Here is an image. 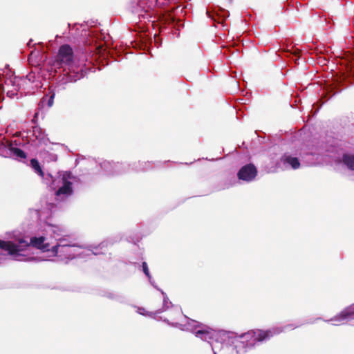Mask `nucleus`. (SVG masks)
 I'll list each match as a JSON object with an SVG mask.
<instances>
[{"instance_id":"nucleus-14","label":"nucleus","mask_w":354,"mask_h":354,"mask_svg":"<svg viewBox=\"0 0 354 354\" xmlns=\"http://www.w3.org/2000/svg\"><path fill=\"white\" fill-rule=\"evenodd\" d=\"M207 17L212 19L214 24V26L216 27L217 24H221L223 27H225V19L230 16V12L220 7L216 8H207L206 10Z\"/></svg>"},{"instance_id":"nucleus-23","label":"nucleus","mask_w":354,"mask_h":354,"mask_svg":"<svg viewBox=\"0 0 354 354\" xmlns=\"http://www.w3.org/2000/svg\"><path fill=\"white\" fill-rule=\"evenodd\" d=\"M32 136L35 137L36 140H37L39 143H46L48 140L46 135L39 127L36 126L33 127Z\"/></svg>"},{"instance_id":"nucleus-21","label":"nucleus","mask_w":354,"mask_h":354,"mask_svg":"<svg viewBox=\"0 0 354 354\" xmlns=\"http://www.w3.org/2000/svg\"><path fill=\"white\" fill-rule=\"evenodd\" d=\"M114 173L115 176L124 174L130 172V163L126 162H114Z\"/></svg>"},{"instance_id":"nucleus-29","label":"nucleus","mask_w":354,"mask_h":354,"mask_svg":"<svg viewBox=\"0 0 354 354\" xmlns=\"http://www.w3.org/2000/svg\"><path fill=\"white\" fill-rule=\"evenodd\" d=\"M12 87H13V90H8L7 93H6L7 96L10 98H13L14 97L17 96L18 92H20V91L18 90L17 87H16V86H12Z\"/></svg>"},{"instance_id":"nucleus-4","label":"nucleus","mask_w":354,"mask_h":354,"mask_svg":"<svg viewBox=\"0 0 354 354\" xmlns=\"http://www.w3.org/2000/svg\"><path fill=\"white\" fill-rule=\"evenodd\" d=\"M344 68L335 74L333 84H326L323 88V93L317 103H320L319 109L330 97L339 92V88L346 83L354 82V52H346L344 55Z\"/></svg>"},{"instance_id":"nucleus-24","label":"nucleus","mask_w":354,"mask_h":354,"mask_svg":"<svg viewBox=\"0 0 354 354\" xmlns=\"http://www.w3.org/2000/svg\"><path fill=\"white\" fill-rule=\"evenodd\" d=\"M342 161L348 169L354 171V155L344 153L342 156Z\"/></svg>"},{"instance_id":"nucleus-5","label":"nucleus","mask_w":354,"mask_h":354,"mask_svg":"<svg viewBox=\"0 0 354 354\" xmlns=\"http://www.w3.org/2000/svg\"><path fill=\"white\" fill-rule=\"evenodd\" d=\"M168 311L169 317L171 319L174 320L178 319L179 317H183L186 322L183 324L179 322H170L167 318H162V317H160L161 320H162L170 326L178 328L181 330L192 332L195 335L196 337L200 338L201 340L207 342L208 344H209L212 349L213 350L212 342L216 340L218 335L217 330H214L206 325L201 324L196 320L188 318L187 317L183 315L182 311L180 315H178L175 312L172 311L171 308H169Z\"/></svg>"},{"instance_id":"nucleus-3","label":"nucleus","mask_w":354,"mask_h":354,"mask_svg":"<svg viewBox=\"0 0 354 354\" xmlns=\"http://www.w3.org/2000/svg\"><path fill=\"white\" fill-rule=\"evenodd\" d=\"M82 44L79 45L77 52L82 54V57L88 60V57L94 56L99 58L104 56L105 50L103 48V41L105 39L104 33L102 32L100 27H93L91 24L82 26Z\"/></svg>"},{"instance_id":"nucleus-27","label":"nucleus","mask_w":354,"mask_h":354,"mask_svg":"<svg viewBox=\"0 0 354 354\" xmlns=\"http://www.w3.org/2000/svg\"><path fill=\"white\" fill-rule=\"evenodd\" d=\"M137 313L142 315H147L151 317L155 318L156 314H153L154 312H147L144 308L138 307L137 309Z\"/></svg>"},{"instance_id":"nucleus-35","label":"nucleus","mask_w":354,"mask_h":354,"mask_svg":"<svg viewBox=\"0 0 354 354\" xmlns=\"http://www.w3.org/2000/svg\"><path fill=\"white\" fill-rule=\"evenodd\" d=\"M213 353H214V354H216V353L214 350H213Z\"/></svg>"},{"instance_id":"nucleus-7","label":"nucleus","mask_w":354,"mask_h":354,"mask_svg":"<svg viewBox=\"0 0 354 354\" xmlns=\"http://www.w3.org/2000/svg\"><path fill=\"white\" fill-rule=\"evenodd\" d=\"M47 176L49 179L46 183L55 190V199L57 201H64L73 196V183L77 178L71 171H59L57 177L53 176L50 174H48Z\"/></svg>"},{"instance_id":"nucleus-16","label":"nucleus","mask_w":354,"mask_h":354,"mask_svg":"<svg viewBox=\"0 0 354 354\" xmlns=\"http://www.w3.org/2000/svg\"><path fill=\"white\" fill-rule=\"evenodd\" d=\"M278 165L283 170H295L300 167L301 164L298 158L292 156L288 153H285L280 158Z\"/></svg>"},{"instance_id":"nucleus-32","label":"nucleus","mask_w":354,"mask_h":354,"mask_svg":"<svg viewBox=\"0 0 354 354\" xmlns=\"http://www.w3.org/2000/svg\"><path fill=\"white\" fill-rule=\"evenodd\" d=\"M148 279H149V281L150 284H151V285L154 288H156V290H159V291H160V290H161L160 288H159L157 286V285H156V283L155 281L152 279V277H151V279H150V278H148Z\"/></svg>"},{"instance_id":"nucleus-34","label":"nucleus","mask_w":354,"mask_h":354,"mask_svg":"<svg viewBox=\"0 0 354 354\" xmlns=\"http://www.w3.org/2000/svg\"><path fill=\"white\" fill-rule=\"evenodd\" d=\"M32 41V39H30V41H28V46H30V43H31Z\"/></svg>"},{"instance_id":"nucleus-17","label":"nucleus","mask_w":354,"mask_h":354,"mask_svg":"<svg viewBox=\"0 0 354 354\" xmlns=\"http://www.w3.org/2000/svg\"><path fill=\"white\" fill-rule=\"evenodd\" d=\"M82 250V248L77 245H69L68 248L62 249L57 252V253H53V256H57L59 257H64L66 259H73L77 257L84 258V252Z\"/></svg>"},{"instance_id":"nucleus-25","label":"nucleus","mask_w":354,"mask_h":354,"mask_svg":"<svg viewBox=\"0 0 354 354\" xmlns=\"http://www.w3.org/2000/svg\"><path fill=\"white\" fill-rule=\"evenodd\" d=\"M30 165L36 174L43 178H44V172L43 171L37 159L32 158L30 162Z\"/></svg>"},{"instance_id":"nucleus-11","label":"nucleus","mask_w":354,"mask_h":354,"mask_svg":"<svg viewBox=\"0 0 354 354\" xmlns=\"http://www.w3.org/2000/svg\"><path fill=\"white\" fill-rule=\"evenodd\" d=\"M167 11L173 13L168 14L163 19L162 24L160 27V33H165L167 29L176 28L178 26L180 21L176 19V15L178 10L182 12L183 8H181L179 0H168Z\"/></svg>"},{"instance_id":"nucleus-30","label":"nucleus","mask_w":354,"mask_h":354,"mask_svg":"<svg viewBox=\"0 0 354 354\" xmlns=\"http://www.w3.org/2000/svg\"><path fill=\"white\" fill-rule=\"evenodd\" d=\"M136 43V46H139L140 48H145L147 47L148 40L147 39L141 38L140 41V44Z\"/></svg>"},{"instance_id":"nucleus-6","label":"nucleus","mask_w":354,"mask_h":354,"mask_svg":"<svg viewBox=\"0 0 354 354\" xmlns=\"http://www.w3.org/2000/svg\"><path fill=\"white\" fill-rule=\"evenodd\" d=\"M82 75L75 69L63 68L62 72L60 71L55 82L48 86V88L44 95L40 100L38 107L39 109H49L53 106L54 99L56 93H59L66 88L68 83H72L80 80Z\"/></svg>"},{"instance_id":"nucleus-19","label":"nucleus","mask_w":354,"mask_h":354,"mask_svg":"<svg viewBox=\"0 0 354 354\" xmlns=\"http://www.w3.org/2000/svg\"><path fill=\"white\" fill-rule=\"evenodd\" d=\"M130 163V172H140V171H147L153 169V165L154 164L151 161H138V162H132Z\"/></svg>"},{"instance_id":"nucleus-22","label":"nucleus","mask_w":354,"mask_h":354,"mask_svg":"<svg viewBox=\"0 0 354 354\" xmlns=\"http://www.w3.org/2000/svg\"><path fill=\"white\" fill-rule=\"evenodd\" d=\"M114 162L113 161L104 160L100 163L101 169L108 176H115Z\"/></svg>"},{"instance_id":"nucleus-20","label":"nucleus","mask_w":354,"mask_h":354,"mask_svg":"<svg viewBox=\"0 0 354 354\" xmlns=\"http://www.w3.org/2000/svg\"><path fill=\"white\" fill-rule=\"evenodd\" d=\"M107 243L102 242L99 245H91L87 246L83 251L84 257H88L90 255H99L103 254L104 252V248L106 247Z\"/></svg>"},{"instance_id":"nucleus-2","label":"nucleus","mask_w":354,"mask_h":354,"mask_svg":"<svg viewBox=\"0 0 354 354\" xmlns=\"http://www.w3.org/2000/svg\"><path fill=\"white\" fill-rule=\"evenodd\" d=\"M314 322L315 321L288 324L283 326L272 327L268 330H250L240 334L232 331L222 332L225 336L227 343L233 347L232 351L234 354H246L248 351L254 349L259 343L267 341L274 335L294 330L304 324H313Z\"/></svg>"},{"instance_id":"nucleus-18","label":"nucleus","mask_w":354,"mask_h":354,"mask_svg":"<svg viewBox=\"0 0 354 354\" xmlns=\"http://www.w3.org/2000/svg\"><path fill=\"white\" fill-rule=\"evenodd\" d=\"M160 292L162 295V306L161 308L157 310L154 312L153 314H160L165 311H167L169 308L171 309L172 311L175 312L177 315H181V308L178 306L174 305L171 301L169 300L167 294L162 290H160Z\"/></svg>"},{"instance_id":"nucleus-8","label":"nucleus","mask_w":354,"mask_h":354,"mask_svg":"<svg viewBox=\"0 0 354 354\" xmlns=\"http://www.w3.org/2000/svg\"><path fill=\"white\" fill-rule=\"evenodd\" d=\"M43 231L50 234V239H54L55 243L51 246L50 252L57 253V252L62 249L68 248L69 245H75V240L66 234L65 230L61 226L57 225L52 221H44V225L42 226Z\"/></svg>"},{"instance_id":"nucleus-12","label":"nucleus","mask_w":354,"mask_h":354,"mask_svg":"<svg viewBox=\"0 0 354 354\" xmlns=\"http://www.w3.org/2000/svg\"><path fill=\"white\" fill-rule=\"evenodd\" d=\"M54 66L59 69L66 68V69L73 68V50L68 44H64L59 48Z\"/></svg>"},{"instance_id":"nucleus-26","label":"nucleus","mask_w":354,"mask_h":354,"mask_svg":"<svg viewBox=\"0 0 354 354\" xmlns=\"http://www.w3.org/2000/svg\"><path fill=\"white\" fill-rule=\"evenodd\" d=\"M104 296L111 300H114L119 303H125L126 302L125 297L124 295L118 294V293L107 292L104 294Z\"/></svg>"},{"instance_id":"nucleus-15","label":"nucleus","mask_w":354,"mask_h":354,"mask_svg":"<svg viewBox=\"0 0 354 354\" xmlns=\"http://www.w3.org/2000/svg\"><path fill=\"white\" fill-rule=\"evenodd\" d=\"M257 174V167L252 163H248L239 169L236 176L239 180L250 183L255 180Z\"/></svg>"},{"instance_id":"nucleus-1","label":"nucleus","mask_w":354,"mask_h":354,"mask_svg":"<svg viewBox=\"0 0 354 354\" xmlns=\"http://www.w3.org/2000/svg\"><path fill=\"white\" fill-rule=\"evenodd\" d=\"M56 209L57 205L53 203H46V207H43L41 210L30 209L31 218L39 222V230L41 232V234L32 236L30 242H28L23 238H17L13 241L0 240V249L6 251L15 261L36 262L44 261V259L38 257H28L24 252L30 247L39 249L43 252H50V245L53 244V242L48 241L50 239V233L46 235V233L43 231L44 228L42 226L44 225V220L52 221V216Z\"/></svg>"},{"instance_id":"nucleus-9","label":"nucleus","mask_w":354,"mask_h":354,"mask_svg":"<svg viewBox=\"0 0 354 354\" xmlns=\"http://www.w3.org/2000/svg\"><path fill=\"white\" fill-rule=\"evenodd\" d=\"M6 86L11 85L16 86L20 91L21 95L24 93H33L35 90L40 87V77L37 75L35 72L31 71L27 75L23 77H15L13 79L6 81Z\"/></svg>"},{"instance_id":"nucleus-31","label":"nucleus","mask_w":354,"mask_h":354,"mask_svg":"<svg viewBox=\"0 0 354 354\" xmlns=\"http://www.w3.org/2000/svg\"><path fill=\"white\" fill-rule=\"evenodd\" d=\"M153 42L155 44V46H156L158 48L161 45L160 38L158 36H157L156 33L154 34Z\"/></svg>"},{"instance_id":"nucleus-28","label":"nucleus","mask_w":354,"mask_h":354,"mask_svg":"<svg viewBox=\"0 0 354 354\" xmlns=\"http://www.w3.org/2000/svg\"><path fill=\"white\" fill-rule=\"evenodd\" d=\"M142 270L147 278L151 279V274L147 262L143 261L141 265Z\"/></svg>"},{"instance_id":"nucleus-13","label":"nucleus","mask_w":354,"mask_h":354,"mask_svg":"<svg viewBox=\"0 0 354 354\" xmlns=\"http://www.w3.org/2000/svg\"><path fill=\"white\" fill-rule=\"evenodd\" d=\"M17 140L8 141L0 140L1 155L5 158H12L17 160H22L26 158V153L21 149L17 147Z\"/></svg>"},{"instance_id":"nucleus-33","label":"nucleus","mask_w":354,"mask_h":354,"mask_svg":"<svg viewBox=\"0 0 354 354\" xmlns=\"http://www.w3.org/2000/svg\"><path fill=\"white\" fill-rule=\"evenodd\" d=\"M299 54H300L299 50H297V51L295 52V56L297 57L298 58H299Z\"/></svg>"},{"instance_id":"nucleus-10","label":"nucleus","mask_w":354,"mask_h":354,"mask_svg":"<svg viewBox=\"0 0 354 354\" xmlns=\"http://www.w3.org/2000/svg\"><path fill=\"white\" fill-rule=\"evenodd\" d=\"M157 1L158 0H129L127 8L129 12L137 15L140 19H148L151 17V12Z\"/></svg>"}]
</instances>
